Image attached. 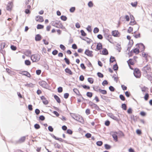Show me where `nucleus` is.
I'll return each mask as SVG.
<instances>
[{"label": "nucleus", "mask_w": 152, "mask_h": 152, "mask_svg": "<svg viewBox=\"0 0 152 152\" xmlns=\"http://www.w3.org/2000/svg\"><path fill=\"white\" fill-rule=\"evenodd\" d=\"M10 48L12 50L14 51L15 50L17 49L16 47L13 45H11Z\"/></svg>", "instance_id": "obj_55"}, {"label": "nucleus", "mask_w": 152, "mask_h": 152, "mask_svg": "<svg viewBox=\"0 0 152 152\" xmlns=\"http://www.w3.org/2000/svg\"><path fill=\"white\" fill-rule=\"evenodd\" d=\"M54 146L55 148H60V145L57 143H55Z\"/></svg>", "instance_id": "obj_61"}, {"label": "nucleus", "mask_w": 152, "mask_h": 152, "mask_svg": "<svg viewBox=\"0 0 152 152\" xmlns=\"http://www.w3.org/2000/svg\"><path fill=\"white\" fill-rule=\"evenodd\" d=\"M93 52L91 51H90L88 49L86 50L85 52V54L87 56L92 57L93 56V55L92 53Z\"/></svg>", "instance_id": "obj_8"}, {"label": "nucleus", "mask_w": 152, "mask_h": 152, "mask_svg": "<svg viewBox=\"0 0 152 152\" xmlns=\"http://www.w3.org/2000/svg\"><path fill=\"white\" fill-rule=\"evenodd\" d=\"M104 147L107 150L110 149L111 148V146L107 144H105Z\"/></svg>", "instance_id": "obj_34"}, {"label": "nucleus", "mask_w": 152, "mask_h": 152, "mask_svg": "<svg viewBox=\"0 0 152 152\" xmlns=\"http://www.w3.org/2000/svg\"><path fill=\"white\" fill-rule=\"evenodd\" d=\"M60 23V21H52L51 22L53 26L56 27V26L58 25V24Z\"/></svg>", "instance_id": "obj_15"}, {"label": "nucleus", "mask_w": 152, "mask_h": 152, "mask_svg": "<svg viewBox=\"0 0 152 152\" xmlns=\"http://www.w3.org/2000/svg\"><path fill=\"white\" fill-rule=\"evenodd\" d=\"M56 27L58 28H62L63 27V26L62 23H60L58 24V25H57Z\"/></svg>", "instance_id": "obj_48"}, {"label": "nucleus", "mask_w": 152, "mask_h": 152, "mask_svg": "<svg viewBox=\"0 0 152 152\" xmlns=\"http://www.w3.org/2000/svg\"><path fill=\"white\" fill-rule=\"evenodd\" d=\"M121 107L124 110H126L127 108V106L126 104H123L121 105Z\"/></svg>", "instance_id": "obj_38"}, {"label": "nucleus", "mask_w": 152, "mask_h": 152, "mask_svg": "<svg viewBox=\"0 0 152 152\" xmlns=\"http://www.w3.org/2000/svg\"><path fill=\"white\" fill-rule=\"evenodd\" d=\"M12 7V6L11 4V3H8V4L7 5V10L8 11H10L11 10V8Z\"/></svg>", "instance_id": "obj_24"}, {"label": "nucleus", "mask_w": 152, "mask_h": 152, "mask_svg": "<svg viewBox=\"0 0 152 152\" xmlns=\"http://www.w3.org/2000/svg\"><path fill=\"white\" fill-rule=\"evenodd\" d=\"M42 39L41 36L39 34L36 35L35 37V40L37 41H40Z\"/></svg>", "instance_id": "obj_14"}, {"label": "nucleus", "mask_w": 152, "mask_h": 152, "mask_svg": "<svg viewBox=\"0 0 152 152\" xmlns=\"http://www.w3.org/2000/svg\"><path fill=\"white\" fill-rule=\"evenodd\" d=\"M54 98L56 100V101L58 103H60L61 102V100L60 98L56 95H55L54 96Z\"/></svg>", "instance_id": "obj_21"}, {"label": "nucleus", "mask_w": 152, "mask_h": 152, "mask_svg": "<svg viewBox=\"0 0 152 152\" xmlns=\"http://www.w3.org/2000/svg\"><path fill=\"white\" fill-rule=\"evenodd\" d=\"M117 132H110V134L112 135L114 140L117 142L118 140V136L117 135Z\"/></svg>", "instance_id": "obj_7"}, {"label": "nucleus", "mask_w": 152, "mask_h": 152, "mask_svg": "<svg viewBox=\"0 0 152 152\" xmlns=\"http://www.w3.org/2000/svg\"><path fill=\"white\" fill-rule=\"evenodd\" d=\"M147 77L148 80H150V81L152 80V76L151 75H147Z\"/></svg>", "instance_id": "obj_64"}, {"label": "nucleus", "mask_w": 152, "mask_h": 152, "mask_svg": "<svg viewBox=\"0 0 152 152\" xmlns=\"http://www.w3.org/2000/svg\"><path fill=\"white\" fill-rule=\"evenodd\" d=\"M25 63L27 65H30L31 64V62L29 60H26L25 61Z\"/></svg>", "instance_id": "obj_43"}, {"label": "nucleus", "mask_w": 152, "mask_h": 152, "mask_svg": "<svg viewBox=\"0 0 152 152\" xmlns=\"http://www.w3.org/2000/svg\"><path fill=\"white\" fill-rule=\"evenodd\" d=\"M96 144L97 145L101 146L102 145L103 142L102 141H98L96 142Z\"/></svg>", "instance_id": "obj_40"}, {"label": "nucleus", "mask_w": 152, "mask_h": 152, "mask_svg": "<svg viewBox=\"0 0 152 152\" xmlns=\"http://www.w3.org/2000/svg\"><path fill=\"white\" fill-rule=\"evenodd\" d=\"M131 20L129 23V25H133L136 23V22L135 20Z\"/></svg>", "instance_id": "obj_56"}, {"label": "nucleus", "mask_w": 152, "mask_h": 152, "mask_svg": "<svg viewBox=\"0 0 152 152\" xmlns=\"http://www.w3.org/2000/svg\"><path fill=\"white\" fill-rule=\"evenodd\" d=\"M109 89L110 91L112 92H113L115 91V89L112 86H110L109 88Z\"/></svg>", "instance_id": "obj_47"}, {"label": "nucleus", "mask_w": 152, "mask_h": 152, "mask_svg": "<svg viewBox=\"0 0 152 152\" xmlns=\"http://www.w3.org/2000/svg\"><path fill=\"white\" fill-rule=\"evenodd\" d=\"M149 95L148 93H146L145 95L144 98L145 100L147 101L148 100L149 98Z\"/></svg>", "instance_id": "obj_42"}, {"label": "nucleus", "mask_w": 152, "mask_h": 152, "mask_svg": "<svg viewBox=\"0 0 152 152\" xmlns=\"http://www.w3.org/2000/svg\"><path fill=\"white\" fill-rule=\"evenodd\" d=\"M116 60L115 59L114 57L111 56L110 60V63H113V62L115 61Z\"/></svg>", "instance_id": "obj_29"}, {"label": "nucleus", "mask_w": 152, "mask_h": 152, "mask_svg": "<svg viewBox=\"0 0 152 152\" xmlns=\"http://www.w3.org/2000/svg\"><path fill=\"white\" fill-rule=\"evenodd\" d=\"M127 62L130 67V68L132 70H133V69L130 66V65H133L134 64V63L133 62V59H129V60L127 61Z\"/></svg>", "instance_id": "obj_11"}, {"label": "nucleus", "mask_w": 152, "mask_h": 152, "mask_svg": "<svg viewBox=\"0 0 152 152\" xmlns=\"http://www.w3.org/2000/svg\"><path fill=\"white\" fill-rule=\"evenodd\" d=\"M19 73L22 75H23L26 76L27 77H31V75L30 73L26 71H19L18 72Z\"/></svg>", "instance_id": "obj_5"}, {"label": "nucleus", "mask_w": 152, "mask_h": 152, "mask_svg": "<svg viewBox=\"0 0 152 152\" xmlns=\"http://www.w3.org/2000/svg\"><path fill=\"white\" fill-rule=\"evenodd\" d=\"M34 127L35 129H38L40 128V126L39 124H36L34 125Z\"/></svg>", "instance_id": "obj_51"}, {"label": "nucleus", "mask_w": 152, "mask_h": 152, "mask_svg": "<svg viewBox=\"0 0 152 152\" xmlns=\"http://www.w3.org/2000/svg\"><path fill=\"white\" fill-rule=\"evenodd\" d=\"M35 19L37 21L40 22H42L44 21V19L43 17L42 16L39 15L37 16Z\"/></svg>", "instance_id": "obj_9"}, {"label": "nucleus", "mask_w": 152, "mask_h": 152, "mask_svg": "<svg viewBox=\"0 0 152 152\" xmlns=\"http://www.w3.org/2000/svg\"><path fill=\"white\" fill-rule=\"evenodd\" d=\"M64 60L66 64H69L70 62L68 58L65 57L64 58Z\"/></svg>", "instance_id": "obj_39"}, {"label": "nucleus", "mask_w": 152, "mask_h": 152, "mask_svg": "<svg viewBox=\"0 0 152 152\" xmlns=\"http://www.w3.org/2000/svg\"><path fill=\"white\" fill-rule=\"evenodd\" d=\"M91 134L89 133H87L85 134V136L87 138L91 137Z\"/></svg>", "instance_id": "obj_62"}, {"label": "nucleus", "mask_w": 152, "mask_h": 152, "mask_svg": "<svg viewBox=\"0 0 152 152\" xmlns=\"http://www.w3.org/2000/svg\"><path fill=\"white\" fill-rule=\"evenodd\" d=\"M6 44L5 42H2L0 44V48L1 49H4L5 47Z\"/></svg>", "instance_id": "obj_27"}, {"label": "nucleus", "mask_w": 152, "mask_h": 152, "mask_svg": "<svg viewBox=\"0 0 152 152\" xmlns=\"http://www.w3.org/2000/svg\"><path fill=\"white\" fill-rule=\"evenodd\" d=\"M60 47L63 50H64L66 49V48L65 46L62 44H61L60 45Z\"/></svg>", "instance_id": "obj_57"}, {"label": "nucleus", "mask_w": 152, "mask_h": 152, "mask_svg": "<svg viewBox=\"0 0 152 152\" xmlns=\"http://www.w3.org/2000/svg\"><path fill=\"white\" fill-rule=\"evenodd\" d=\"M65 71L66 72L68 73L70 75H72V71L70 70V69L68 68H66L65 70Z\"/></svg>", "instance_id": "obj_23"}, {"label": "nucleus", "mask_w": 152, "mask_h": 152, "mask_svg": "<svg viewBox=\"0 0 152 152\" xmlns=\"http://www.w3.org/2000/svg\"><path fill=\"white\" fill-rule=\"evenodd\" d=\"M74 92L78 96H81V95L80 94V93L78 89L76 88H74L73 90Z\"/></svg>", "instance_id": "obj_19"}, {"label": "nucleus", "mask_w": 152, "mask_h": 152, "mask_svg": "<svg viewBox=\"0 0 152 152\" xmlns=\"http://www.w3.org/2000/svg\"><path fill=\"white\" fill-rule=\"evenodd\" d=\"M102 54L104 55H107L108 54V51L106 48H104L102 51Z\"/></svg>", "instance_id": "obj_20"}, {"label": "nucleus", "mask_w": 152, "mask_h": 152, "mask_svg": "<svg viewBox=\"0 0 152 152\" xmlns=\"http://www.w3.org/2000/svg\"><path fill=\"white\" fill-rule=\"evenodd\" d=\"M116 49L119 52H120L121 48L120 45H117L116 46Z\"/></svg>", "instance_id": "obj_44"}, {"label": "nucleus", "mask_w": 152, "mask_h": 152, "mask_svg": "<svg viewBox=\"0 0 152 152\" xmlns=\"http://www.w3.org/2000/svg\"><path fill=\"white\" fill-rule=\"evenodd\" d=\"M102 48V43L99 42L96 45V48L98 50H99Z\"/></svg>", "instance_id": "obj_17"}, {"label": "nucleus", "mask_w": 152, "mask_h": 152, "mask_svg": "<svg viewBox=\"0 0 152 152\" xmlns=\"http://www.w3.org/2000/svg\"><path fill=\"white\" fill-rule=\"evenodd\" d=\"M40 58V56L38 54L33 55L31 57V59L33 62L38 61Z\"/></svg>", "instance_id": "obj_2"}, {"label": "nucleus", "mask_w": 152, "mask_h": 152, "mask_svg": "<svg viewBox=\"0 0 152 152\" xmlns=\"http://www.w3.org/2000/svg\"><path fill=\"white\" fill-rule=\"evenodd\" d=\"M86 95L89 97H91L93 95V94L91 92H88L86 93Z\"/></svg>", "instance_id": "obj_31"}, {"label": "nucleus", "mask_w": 152, "mask_h": 152, "mask_svg": "<svg viewBox=\"0 0 152 152\" xmlns=\"http://www.w3.org/2000/svg\"><path fill=\"white\" fill-rule=\"evenodd\" d=\"M58 53V51L57 50H55L52 52V54L53 55H56Z\"/></svg>", "instance_id": "obj_60"}, {"label": "nucleus", "mask_w": 152, "mask_h": 152, "mask_svg": "<svg viewBox=\"0 0 152 152\" xmlns=\"http://www.w3.org/2000/svg\"><path fill=\"white\" fill-rule=\"evenodd\" d=\"M113 68L114 70L117 71L118 69V66L117 64H114L113 66Z\"/></svg>", "instance_id": "obj_30"}, {"label": "nucleus", "mask_w": 152, "mask_h": 152, "mask_svg": "<svg viewBox=\"0 0 152 152\" xmlns=\"http://www.w3.org/2000/svg\"><path fill=\"white\" fill-rule=\"evenodd\" d=\"M25 86L27 87L33 88L34 87V85L32 83H27L24 85Z\"/></svg>", "instance_id": "obj_26"}, {"label": "nucleus", "mask_w": 152, "mask_h": 152, "mask_svg": "<svg viewBox=\"0 0 152 152\" xmlns=\"http://www.w3.org/2000/svg\"><path fill=\"white\" fill-rule=\"evenodd\" d=\"M41 99L43 103L45 104H47L48 103V102L46 98L44 96H42L41 97Z\"/></svg>", "instance_id": "obj_10"}, {"label": "nucleus", "mask_w": 152, "mask_h": 152, "mask_svg": "<svg viewBox=\"0 0 152 152\" xmlns=\"http://www.w3.org/2000/svg\"><path fill=\"white\" fill-rule=\"evenodd\" d=\"M137 1L135 2L134 3L132 2L131 4L132 6L134 7H136L137 5Z\"/></svg>", "instance_id": "obj_45"}, {"label": "nucleus", "mask_w": 152, "mask_h": 152, "mask_svg": "<svg viewBox=\"0 0 152 152\" xmlns=\"http://www.w3.org/2000/svg\"><path fill=\"white\" fill-rule=\"evenodd\" d=\"M119 98L122 101H125V99L124 96L122 94H120V95Z\"/></svg>", "instance_id": "obj_37"}, {"label": "nucleus", "mask_w": 152, "mask_h": 152, "mask_svg": "<svg viewBox=\"0 0 152 152\" xmlns=\"http://www.w3.org/2000/svg\"><path fill=\"white\" fill-rule=\"evenodd\" d=\"M26 136H24L21 137L19 140L18 142L19 143H22L25 141L26 138Z\"/></svg>", "instance_id": "obj_16"}, {"label": "nucleus", "mask_w": 152, "mask_h": 152, "mask_svg": "<svg viewBox=\"0 0 152 152\" xmlns=\"http://www.w3.org/2000/svg\"><path fill=\"white\" fill-rule=\"evenodd\" d=\"M44 28V26L41 24H38L37 26V29H41Z\"/></svg>", "instance_id": "obj_33"}, {"label": "nucleus", "mask_w": 152, "mask_h": 152, "mask_svg": "<svg viewBox=\"0 0 152 152\" xmlns=\"http://www.w3.org/2000/svg\"><path fill=\"white\" fill-rule=\"evenodd\" d=\"M108 84V83L107 80H104L102 83V84L103 86H104L105 85H107Z\"/></svg>", "instance_id": "obj_59"}, {"label": "nucleus", "mask_w": 152, "mask_h": 152, "mask_svg": "<svg viewBox=\"0 0 152 152\" xmlns=\"http://www.w3.org/2000/svg\"><path fill=\"white\" fill-rule=\"evenodd\" d=\"M151 68L148 65L144 67L142 69V71L144 74L147 73L151 71Z\"/></svg>", "instance_id": "obj_4"}, {"label": "nucleus", "mask_w": 152, "mask_h": 152, "mask_svg": "<svg viewBox=\"0 0 152 152\" xmlns=\"http://www.w3.org/2000/svg\"><path fill=\"white\" fill-rule=\"evenodd\" d=\"M61 20L65 21L66 20L67 18L65 16L62 15L61 17Z\"/></svg>", "instance_id": "obj_35"}, {"label": "nucleus", "mask_w": 152, "mask_h": 152, "mask_svg": "<svg viewBox=\"0 0 152 152\" xmlns=\"http://www.w3.org/2000/svg\"><path fill=\"white\" fill-rule=\"evenodd\" d=\"M99 92L103 94H107L106 91L104 90H102V89H99Z\"/></svg>", "instance_id": "obj_25"}, {"label": "nucleus", "mask_w": 152, "mask_h": 152, "mask_svg": "<svg viewBox=\"0 0 152 152\" xmlns=\"http://www.w3.org/2000/svg\"><path fill=\"white\" fill-rule=\"evenodd\" d=\"M107 115L109 117L113 119L116 121L118 120V119L117 117L114 115L112 113H108Z\"/></svg>", "instance_id": "obj_12"}, {"label": "nucleus", "mask_w": 152, "mask_h": 152, "mask_svg": "<svg viewBox=\"0 0 152 152\" xmlns=\"http://www.w3.org/2000/svg\"><path fill=\"white\" fill-rule=\"evenodd\" d=\"M75 10V7H71L70 10L69 11L70 12H74Z\"/></svg>", "instance_id": "obj_63"}, {"label": "nucleus", "mask_w": 152, "mask_h": 152, "mask_svg": "<svg viewBox=\"0 0 152 152\" xmlns=\"http://www.w3.org/2000/svg\"><path fill=\"white\" fill-rule=\"evenodd\" d=\"M134 76L137 78H139L141 76V73L140 71L138 68H136L134 69Z\"/></svg>", "instance_id": "obj_3"}, {"label": "nucleus", "mask_w": 152, "mask_h": 152, "mask_svg": "<svg viewBox=\"0 0 152 152\" xmlns=\"http://www.w3.org/2000/svg\"><path fill=\"white\" fill-rule=\"evenodd\" d=\"M88 81L91 84H92L94 82V79L92 78H88Z\"/></svg>", "instance_id": "obj_32"}, {"label": "nucleus", "mask_w": 152, "mask_h": 152, "mask_svg": "<svg viewBox=\"0 0 152 152\" xmlns=\"http://www.w3.org/2000/svg\"><path fill=\"white\" fill-rule=\"evenodd\" d=\"M99 29L97 27H95L94 28L93 32L94 33H97L99 31Z\"/></svg>", "instance_id": "obj_46"}, {"label": "nucleus", "mask_w": 152, "mask_h": 152, "mask_svg": "<svg viewBox=\"0 0 152 152\" xmlns=\"http://www.w3.org/2000/svg\"><path fill=\"white\" fill-rule=\"evenodd\" d=\"M139 47L140 48H142V51H143L145 49V47L144 45L142 43H140L139 44Z\"/></svg>", "instance_id": "obj_28"}, {"label": "nucleus", "mask_w": 152, "mask_h": 152, "mask_svg": "<svg viewBox=\"0 0 152 152\" xmlns=\"http://www.w3.org/2000/svg\"><path fill=\"white\" fill-rule=\"evenodd\" d=\"M84 89H89L90 88V87L89 86H87L86 85H82L81 86Z\"/></svg>", "instance_id": "obj_49"}, {"label": "nucleus", "mask_w": 152, "mask_h": 152, "mask_svg": "<svg viewBox=\"0 0 152 152\" xmlns=\"http://www.w3.org/2000/svg\"><path fill=\"white\" fill-rule=\"evenodd\" d=\"M142 92H145L147 90H148V88L145 86L144 87H143L142 88Z\"/></svg>", "instance_id": "obj_58"}, {"label": "nucleus", "mask_w": 152, "mask_h": 152, "mask_svg": "<svg viewBox=\"0 0 152 152\" xmlns=\"http://www.w3.org/2000/svg\"><path fill=\"white\" fill-rule=\"evenodd\" d=\"M133 52L134 53H135L136 54H138L139 52V50L138 49L136 48L134 49L133 50Z\"/></svg>", "instance_id": "obj_36"}, {"label": "nucleus", "mask_w": 152, "mask_h": 152, "mask_svg": "<svg viewBox=\"0 0 152 152\" xmlns=\"http://www.w3.org/2000/svg\"><path fill=\"white\" fill-rule=\"evenodd\" d=\"M119 32L117 31H113L112 32V34L113 36L115 37H117L119 36Z\"/></svg>", "instance_id": "obj_13"}, {"label": "nucleus", "mask_w": 152, "mask_h": 152, "mask_svg": "<svg viewBox=\"0 0 152 152\" xmlns=\"http://www.w3.org/2000/svg\"><path fill=\"white\" fill-rule=\"evenodd\" d=\"M93 4L91 1H90L88 3V5L89 7H91L93 6Z\"/></svg>", "instance_id": "obj_52"}, {"label": "nucleus", "mask_w": 152, "mask_h": 152, "mask_svg": "<svg viewBox=\"0 0 152 152\" xmlns=\"http://www.w3.org/2000/svg\"><path fill=\"white\" fill-rule=\"evenodd\" d=\"M104 36L105 37V38L108 40L111 43L113 42V40L112 38L111 35H108V34L105 33L104 34Z\"/></svg>", "instance_id": "obj_6"}, {"label": "nucleus", "mask_w": 152, "mask_h": 152, "mask_svg": "<svg viewBox=\"0 0 152 152\" xmlns=\"http://www.w3.org/2000/svg\"><path fill=\"white\" fill-rule=\"evenodd\" d=\"M63 91L62 88L61 87H59L58 88V92L59 93H61Z\"/></svg>", "instance_id": "obj_53"}, {"label": "nucleus", "mask_w": 152, "mask_h": 152, "mask_svg": "<svg viewBox=\"0 0 152 152\" xmlns=\"http://www.w3.org/2000/svg\"><path fill=\"white\" fill-rule=\"evenodd\" d=\"M91 107L92 108H94L95 109L97 110H100L99 107L95 103H94V104H93V105H92Z\"/></svg>", "instance_id": "obj_22"}, {"label": "nucleus", "mask_w": 152, "mask_h": 152, "mask_svg": "<svg viewBox=\"0 0 152 152\" xmlns=\"http://www.w3.org/2000/svg\"><path fill=\"white\" fill-rule=\"evenodd\" d=\"M93 88L94 90L96 92H98V91H99V89L100 88H99V87H98V86L93 87Z\"/></svg>", "instance_id": "obj_50"}, {"label": "nucleus", "mask_w": 152, "mask_h": 152, "mask_svg": "<svg viewBox=\"0 0 152 152\" xmlns=\"http://www.w3.org/2000/svg\"><path fill=\"white\" fill-rule=\"evenodd\" d=\"M71 116L73 118L81 123L83 124L84 122L82 116L77 115L75 114L72 115Z\"/></svg>", "instance_id": "obj_1"}, {"label": "nucleus", "mask_w": 152, "mask_h": 152, "mask_svg": "<svg viewBox=\"0 0 152 152\" xmlns=\"http://www.w3.org/2000/svg\"><path fill=\"white\" fill-rule=\"evenodd\" d=\"M80 32L82 36H85L86 35V33H85L84 30H81Z\"/></svg>", "instance_id": "obj_54"}, {"label": "nucleus", "mask_w": 152, "mask_h": 152, "mask_svg": "<svg viewBox=\"0 0 152 152\" xmlns=\"http://www.w3.org/2000/svg\"><path fill=\"white\" fill-rule=\"evenodd\" d=\"M39 84L41 86L45 87V86L47 83L45 81H42L39 82Z\"/></svg>", "instance_id": "obj_18"}, {"label": "nucleus", "mask_w": 152, "mask_h": 152, "mask_svg": "<svg viewBox=\"0 0 152 152\" xmlns=\"http://www.w3.org/2000/svg\"><path fill=\"white\" fill-rule=\"evenodd\" d=\"M97 75L99 77L102 78L104 77L103 74L100 72H98L97 73Z\"/></svg>", "instance_id": "obj_41"}]
</instances>
